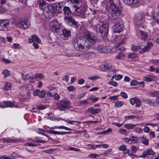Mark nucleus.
<instances>
[{"label": "nucleus", "instance_id": "obj_1", "mask_svg": "<svg viewBox=\"0 0 159 159\" xmlns=\"http://www.w3.org/2000/svg\"><path fill=\"white\" fill-rule=\"evenodd\" d=\"M84 37L83 38V39L78 38L77 39H75L73 42L74 47L78 51H81L83 49L84 46L85 45L86 39L87 41H88L90 43H93L97 40L96 37L92 35L88 31L84 32Z\"/></svg>", "mask_w": 159, "mask_h": 159}, {"label": "nucleus", "instance_id": "obj_2", "mask_svg": "<svg viewBox=\"0 0 159 159\" xmlns=\"http://www.w3.org/2000/svg\"><path fill=\"white\" fill-rule=\"evenodd\" d=\"M151 20V17L148 14L144 15L139 14L135 17L134 21L136 25L140 27H143L144 24L148 23Z\"/></svg>", "mask_w": 159, "mask_h": 159}, {"label": "nucleus", "instance_id": "obj_3", "mask_svg": "<svg viewBox=\"0 0 159 159\" xmlns=\"http://www.w3.org/2000/svg\"><path fill=\"white\" fill-rule=\"evenodd\" d=\"M121 12L120 7L115 3L110 4V19L117 20L120 16Z\"/></svg>", "mask_w": 159, "mask_h": 159}, {"label": "nucleus", "instance_id": "obj_4", "mask_svg": "<svg viewBox=\"0 0 159 159\" xmlns=\"http://www.w3.org/2000/svg\"><path fill=\"white\" fill-rule=\"evenodd\" d=\"M94 28L97 32L101 34L102 36L105 37L108 34V26L107 24H104L102 22L96 25Z\"/></svg>", "mask_w": 159, "mask_h": 159}, {"label": "nucleus", "instance_id": "obj_5", "mask_svg": "<svg viewBox=\"0 0 159 159\" xmlns=\"http://www.w3.org/2000/svg\"><path fill=\"white\" fill-rule=\"evenodd\" d=\"M30 25V22L25 19L18 20L15 24V25L17 28L24 30L27 29Z\"/></svg>", "mask_w": 159, "mask_h": 159}, {"label": "nucleus", "instance_id": "obj_6", "mask_svg": "<svg viewBox=\"0 0 159 159\" xmlns=\"http://www.w3.org/2000/svg\"><path fill=\"white\" fill-rule=\"evenodd\" d=\"M73 7L74 8L75 13L78 16L82 15L84 16L85 14L86 10V6L82 5L80 7L78 6H74Z\"/></svg>", "mask_w": 159, "mask_h": 159}, {"label": "nucleus", "instance_id": "obj_7", "mask_svg": "<svg viewBox=\"0 0 159 159\" xmlns=\"http://www.w3.org/2000/svg\"><path fill=\"white\" fill-rule=\"evenodd\" d=\"M11 23L8 20H3L0 21V30L7 31L11 29Z\"/></svg>", "mask_w": 159, "mask_h": 159}, {"label": "nucleus", "instance_id": "obj_8", "mask_svg": "<svg viewBox=\"0 0 159 159\" xmlns=\"http://www.w3.org/2000/svg\"><path fill=\"white\" fill-rule=\"evenodd\" d=\"M29 41L30 43L33 42V45L36 49H38L39 48L38 44L40 43H41L40 39L38 37L35 35L32 36L31 38L29 39Z\"/></svg>", "mask_w": 159, "mask_h": 159}, {"label": "nucleus", "instance_id": "obj_9", "mask_svg": "<svg viewBox=\"0 0 159 159\" xmlns=\"http://www.w3.org/2000/svg\"><path fill=\"white\" fill-rule=\"evenodd\" d=\"M70 102L69 100L61 101L58 104V109L62 111L64 110L65 108H69L70 107Z\"/></svg>", "mask_w": 159, "mask_h": 159}, {"label": "nucleus", "instance_id": "obj_10", "mask_svg": "<svg viewBox=\"0 0 159 159\" xmlns=\"http://www.w3.org/2000/svg\"><path fill=\"white\" fill-rule=\"evenodd\" d=\"M123 25L122 24L117 23L113 25L112 30L115 33H120L123 30Z\"/></svg>", "mask_w": 159, "mask_h": 159}, {"label": "nucleus", "instance_id": "obj_11", "mask_svg": "<svg viewBox=\"0 0 159 159\" xmlns=\"http://www.w3.org/2000/svg\"><path fill=\"white\" fill-rule=\"evenodd\" d=\"M153 46V44L151 42H148L147 45L143 47L142 45H141L139 48V49H141L140 52L141 53H143L149 50Z\"/></svg>", "mask_w": 159, "mask_h": 159}, {"label": "nucleus", "instance_id": "obj_12", "mask_svg": "<svg viewBox=\"0 0 159 159\" xmlns=\"http://www.w3.org/2000/svg\"><path fill=\"white\" fill-rule=\"evenodd\" d=\"M64 20L70 26H74L76 25V22L70 16H65Z\"/></svg>", "mask_w": 159, "mask_h": 159}, {"label": "nucleus", "instance_id": "obj_13", "mask_svg": "<svg viewBox=\"0 0 159 159\" xmlns=\"http://www.w3.org/2000/svg\"><path fill=\"white\" fill-rule=\"evenodd\" d=\"M49 25L53 32L56 31L59 26L57 20H53L49 23Z\"/></svg>", "mask_w": 159, "mask_h": 159}, {"label": "nucleus", "instance_id": "obj_14", "mask_svg": "<svg viewBox=\"0 0 159 159\" xmlns=\"http://www.w3.org/2000/svg\"><path fill=\"white\" fill-rule=\"evenodd\" d=\"M130 103L132 105H134L135 103V106L139 107L140 106L141 101L140 99L135 97L130 99Z\"/></svg>", "mask_w": 159, "mask_h": 159}, {"label": "nucleus", "instance_id": "obj_15", "mask_svg": "<svg viewBox=\"0 0 159 159\" xmlns=\"http://www.w3.org/2000/svg\"><path fill=\"white\" fill-rule=\"evenodd\" d=\"M65 3L63 2H57L55 4L56 12L58 13L61 12L63 11L62 7L64 5Z\"/></svg>", "mask_w": 159, "mask_h": 159}, {"label": "nucleus", "instance_id": "obj_16", "mask_svg": "<svg viewBox=\"0 0 159 159\" xmlns=\"http://www.w3.org/2000/svg\"><path fill=\"white\" fill-rule=\"evenodd\" d=\"M38 3L39 4V8L42 10H44L47 9L48 6V4L43 0H38Z\"/></svg>", "mask_w": 159, "mask_h": 159}, {"label": "nucleus", "instance_id": "obj_17", "mask_svg": "<svg viewBox=\"0 0 159 159\" xmlns=\"http://www.w3.org/2000/svg\"><path fill=\"white\" fill-rule=\"evenodd\" d=\"M155 154V152L151 149H148L146 151L143 152L142 156L143 158H145L148 155H154Z\"/></svg>", "mask_w": 159, "mask_h": 159}, {"label": "nucleus", "instance_id": "obj_18", "mask_svg": "<svg viewBox=\"0 0 159 159\" xmlns=\"http://www.w3.org/2000/svg\"><path fill=\"white\" fill-rule=\"evenodd\" d=\"M143 80L148 82H150L152 81H156L157 80V78L153 75H148L144 77Z\"/></svg>", "mask_w": 159, "mask_h": 159}, {"label": "nucleus", "instance_id": "obj_19", "mask_svg": "<svg viewBox=\"0 0 159 159\" xmlns=\"http://www.w3.org/2000/svg\"><path fill=\"white\" fill-rule=\"evenodd\" d=\"M101 110L99 108H94L93 107H91L88 108L86 111L90 112L93 114H98L101 111Z\"/></svg>", "mask_w": 159, "mask_h": 159}, {"label": "nucleus", "instance_id": "obj_20", "mask_svg": "<svg viewBox=\"0 0 159 159\" xmlns=\"http://www.w3.org/2000/svg\"><path fill=\"white\" fill-rule=\"evenodd\" d=\"M124 2L129 6H132L138 4L139 0H123Z\"/></svg>", "mask_w": 159, "mask_h": 159}, {"label": "nucleus", "instance_id": "obj_21", "mask_svg": "<svg viewBox=\"0 0 159 159\" xmlns=\"http://www.w3.org/2000/svg\"><path fill=\"white\" fill-rule=\"evenodd\" d=\"M97 50L103 53H107L108 52V47H104L103 46L99 45L96 48Z\"/></svg>", "mask_w": 159, "mask_h": 159}, {"label": "nucleus", "instance_id": "obj_22", "mask_svg": "<svg viewBox=\"0 0 159 159\" xmlns=\"http://www.w3.org/2000/svg\"><path fill=\"white\" fill-rule=\"evenodd\" d=\"M140 37L141 39L145 41H146L148 36V33L145 31H140Z\"/></svg>", "mask_w": 159, "mask_h": 159}, {"label": "nucleus", "instance_id": "obj_23", "mask_svg": "<svg viewBox=\"0 0 159 159\" xmlns=\"http://www.w3.org/2000/svg\"><path fill=\"white\" fill-rule=\"evenodd\" d=\"M100 70L103 71H106L109 70L108 64L101 65L99 66Z\"/></svg>", "mask_w": 159, "mask_h": 159}, {"label": "nucleus", "instance_id": "obj_24", "mask_svg": "<svg viewBox=\"0 0 159 159\" xmlns=\"http://www.w3.org/2000/svg\"><path fill=\"white\" fill-rule=\"evenodd\" d=\"M48 11L52 13H54L56 12V11L55 7V4L53 5H48V6L47 9Z\"/></svg>", "mask_w": 159, "mask_h": 159}, {"label": "nucleus", "instance_id": "obj_25", "mask_svg": "<svg viewBox=\"0 0 159 159\" xmlns=\"http://www.w3.org/2000/svg\"><path fill=\"white\" fill-rule=\"evenodd\" d=\"M33 77L34 79H35L36 80H38L44 78V76L43 74L40 73H37L35 74L34 77Z\"/></svg>", "mask_w": 159, "mask_h": 159}, {"label": "nucleus", "instance_id": "obj_26", "mask_svg": "<svg viewBox=\"0 0 159 159\" xmlns=\"http://www.w3.org/2000/svg\"><path fill=\"white\" fill-rule=\"evenodd\" d=\"M4 142H5L7 143H15L18 142L19 141V140L17 139H13L11 138H7V139H3Z\"/></svg>", "mask_w": 159, "mask_h": 159}, {"label": "nucleus", "instance_id": "obj_27", "mask_svg": "<svg viewBox=\"0 0 159 159\" xmlns=\"http://www.w3.org/2000/svg\"><path fill=\"white\" fill-rule=\"evenodd\" d=\"M65 129L66 130H72V129H71L69 128H68L66 127H65L63 126H55L54 127H52L51 128V129Z\"/></svg>", "mask_w": 159, "mask_h": 159}, {"label": "nucleus", "instance_id": "obj_28", "mask_svg": "<svg viewBox=\"0 0 159 159\" xmlns=\"http://www.w3.org/2000/svg\"><path fill=\"white\" fill-rule=\"evenodd\" d=\"M5 102L6 105L7 107H17V106H16L14 103L11 102L9 101H5Z\"/></svg>", "mask_w": 159, "mask_h": 159}, {"label": "nucleus", "instance_id": "obj_29", "mask_svg": "<svg viewBox=\"0 0 159 159\" xmlns=\"http://www.w3.org/2000/svg\"><path fill=\"white\" fill-rule=\"evenodd\" d=\"M136 125H134L132 124H128L125 125L124 127L128 129H133Z\"/></svg>", "mask_w": 159, "mask_h": 159}, {"label": "nucleus", "instance_id": "obj_30", "mask_svg": "<svg viewBox=\"0 0 159 159\" xmlns=\"http://www.w3.org/2000/svg\"><path fill=\"white\" fill-rule=\"evenodd\" d=\"M22 77L24 80H28L29 79L34 80L33 77L30 76L28 74H22Z\"/></svg>", "mask_w": 159, "mask_h": 159}, {"label": "nucleus", "instance_id": "obj_31", "mask_svg": "<svg viewBox=\"0 0 159 159\" xmlns=\"http://www.w3.org/2000/svg\"><path fill=\"white\" fill-rule=\"evenodd\" d=\"M63 10L65 14H70L71 12L70 8L68 7H64Z\"/></svg>", "mask_w": 159, "mask_h": 159}, {"label": "nucleus", "instance_id": "obj_32", "mask_svg": "<svg viewBox=\"0 0 159 159\" xmlns=\"http://www.w3.org/2000/svg\"><path fill=\"white\" fill-rule=\"evenodd\" d=\"M149 95L152 97H156L159 96V91H151L149 93Z\"/></svg>", "mask_w": 159, "mask_h": 159}, {"label": "nucleus", "instance_id": "obj_33", "mask_svg": "<svg viewBox=\"0 0 159 159\" xmlns=\"http://www.w3.org/2000/svg\"><path fill=\"white\" fill-rule=\"evenodd\" d=\"M117 71L113 66H110V73L111 75H116Z\"/></svg>", "mask_w": 159, "mask_h": 159}, {"label": "nucleus", "instance_id": "obj_34", "mask_svg": "<svg viewBox=\"0 0 159 159\" xmlns=\"http://www.w3.org/2000/svg\"><path fill=\"white\" fill-rule=\"evenodd\" d=\"M63 34L64 37H67L71 35L70 32L68 30L64 29L63 31Z\"/></svg>", "mask_w": 159, "mask_h": 159}, {"label": "nucleus", "instance_id": "obj_35", "mask_svg": "<svg viewBox=\"0 0 159 159\" xmlns=\"http://www.w3.org/2000/svg\"><path fill=\"white\" fill-rule=\"evenodd\" d=\"M79 103L81 106H83L84 105H86L89 103V102L88 99H86L79 102Z\"/></svg>", "mask_w": 159, "mask_h": 159}, {"label": "nucleus", "instance_id": "obj_36", "mask_svg": "<svg viewBox=\"0 0 159 159\" xmlns=\"http://www.w3.org/2000/svg\"><path fill=\"white\" fill-rule=\"evenodd\" d=\"M11 84L9 82H7L5 84L4 89L6 90H8L11 88Z\"/></svg>", "mask_w": 159, "mask_h": 159}, {"label": "nucleus", "instance_id": "obj_37", "mask_svg": "<svg viewBox=\"0 0 159 159\" xmlns=\"http://www.w3.org/2000/svg\"><path fill=\"white\" fill-rule=\"evenodd\" d=\"M130 141L132 143H135L138 142V139L136 137L132 136L130 137Z\"/></svg>", "mask_w": 159, "mask_h": 159}, {"label": "nucleus", "instance_id": "obj_38", "mask_svg": "<svg viewBox=\"0 0 159 159\" xmlns=\"http://www.w3.org/2000/svg\"><path fill=\"white\" fill-rule=\"evenodd\" d=\"M135 116L132 115H130L128 116H125L124 117L125 121H127L129 120H132L134 118Z\"/></svg>", "mask_w": 159, "mask_h": 159}, {"label": "nucleus", "instance_id": "obj_39", "mask_svg": "<svg viewBox=\"0 0 159 159\" xmlns=\"http://www.w3.org/2000/svg\"><path fill=\"white\" fill-rule=\"evenodd\" d=\"M65 121L68 123H69V124H73V123H76L79 124H80L81 123V122L80 121H76L75 120H70L69 119H66L65 120Z\"/></svg>", "mask_w": 159, "mask_h": 159}, {"label": "nucleus", "instance_id": "obj_40", "mask_svg": "<svg viewBox=\"0 0 159 159\" xmlns=\"http://www.w3.org/2000/svg\"><path fill=\"white\" fill-rule=\"evenodd\" d=\"M124 102H123L119 101L115 103L114 106L116 107H120L122 106Z\"/></svg>", "mask_w": 159, "mask_h": 159}, {"label": "nucleus", "instance_id": "obj_41", "mask_svg": "<svg viewBox=\"0 0 159 159\" xmlns=\"http://www.w3.org/2000/svg\"><path fill=\"white\" fill-rule=\"evenodd\" d=\"M45 94L46 92L45 91L41 90L40 92L39 91V97L40 98H43L44 97Z\"/></svg>", "mask_w": 159, "mask_h": 159}, {"label": "nucleus", "instance_id": "obj_42", "mask_svg": "<svg viewBox=\"0 0 159 159\" xmlns=\"http://www.w3.org/2000/svg\"><path fill=\"white\" fill-rule=\"evenodd\" d=\"M148 104L150 106L153 107L157 106L156 104L155 103V101L153 100H152L150 99L149 100Z\"/></svg>", "mask_w": 159, "mask_h": 159}, {"label": "nucleus", "instance_id": "obj_43", "mask_svg": "<svg viewBox=\"0 0 159 159\" xmlns=\"http://www.w3.org/2000/svg\"><path fill=\"white\" fill-rule=\"evenodd\" d=\"M2 74L4 75L5 77H7L10 75V73L7 70H5L2 72Z\"/></svg>", "mask_w": 159, "mask_h": 159}, {"label": "nucleus", "instance_id": "obj_44", "mask_svg": "<svg viewBox=\"0 0 159 159\" xmlns=\"http://www.w3.org/2000/svg\"><path fill=\"white\" fill-rule=\"evenodd\" d=\"M47 131H49V133L51 134H54L58 135H61V132L57 131H56L54 130H51L49 131L48 130Z\"/></svg>", "mask_w": 159, "mask_h": 159}, {"label": "nucleus", "instance_id": "obj_45", "mask_svg": "<svg viewBox=\"0 0 159 159\" xmlns=\"http://www.w3.org/2000/svg\"><path fill=\"white\" fill-rule=\"evenodd\" d=\"M116 57L118 59H123L124 58L125 56L123 53H120L118 54Z\"/></svg>", "mask_w": 159, "mask_h": 159}, {"label": "nucleus", "instance_id": "obj_46", "mask_svg": "<svg viewBox=\"0 0 159 159\" xmlns=\"http://www.w3.org/2000/svg\"><path fill=\"white\" fill-rule=\"evenodd\" d=\"M140 48V46H139L138 47L136 46L135 45H132L131 46V48L132 50L134 52H136L137 50H138L139 49V48Z\"/></svg>", "mask_w": 159, "mask_h": 159}, {"label": "nucleus", "instance_id": "obj_47", "mask_svg": "<svg viewBox=\"0 0 159 159\" xmlns=\"http://www.w3.org/2000/svg\"><path fill=\"white\" fill-rule=\"evenodd\" d=\"M137 57V54L135 53H132L128 56V57L130 59H133Z\"/></svg>", "mask_w": 159, "mask_h": 159}, {"label": "nucleus", "instance_id": "obj_48", "mask_svg": "<svg viewBox=\"0 0 159 159\" xmlns=\"http://www.w3.org/2000/svg\"><path fill=\"white\" fill-rule=\"evenodd\" d=\"M12 48L14 49H19L21 48L20 44L17 43H14L12 45Z\"/></svg>", "mask_w": 159, "mask_h": 159}, {"label": "nucleus", "instance_id": "obj_49", "mask_svg": "<svg viewBox=\"0 0 159 159\" xmlns=\"http://www.w3.org/2000/svg\"><path fill=\"white\" fill-rule=\"evenodd\" d=\"M66 56L68 57H74L76 56L77 55L76 54L74 53V52H69L68 53H67L66 54Z\"/></svg>", "mask_w": 159, "mask_h": 159}, {"label": "nucleus", "instance_id": "obj_50", "mask_svg": "<svg viewBox=\"0 0 159 159\" xmlns=\"http://www.w3.org/2000/svg\"><path fill=\"white\" fill-rule=\"evenodd\" d=\"M123 77L122 75L119 74L118 75H116L115 80L118 81L120 80Z\"/></svg>", "mask_w": 159, "mask_h": 159}, {"label": "nucleus", "instance_id": "obj_51", "mask_svg": "<svg viewBox=\"0 0 159 159\" xmlns=\"http://www.w3.org/2000/svg\"><path fill=\"white\" fill-rule=\"evenodd\" d=\"M130 149L131 152L133 153H135L137 150L136 147L134 145L131 146Z\"/></svg>", "mask_w": 159, "mask_h": 159}, {"label": "nucleus", "instance_id": "obj_52", "mask_svg": "<svg viewBox=\"0 0 159 159\" xmlns=\"http://www.w3.org/2000/svg\"><path fill=\"white\" fill-rule=\"evenodd\" d=\"M121 96L124 98L126 99L127 98V94L124 92H121L120 93Z\"/></svg>", "mask_w": 159, "mask_h": 159}, {"label": "nucleus", "instance_id": "obj_53", "mask_svg": "<svg viewBox=\"0 0 159 159\" xmlns=\"http://www.w3.org/2000/svg\"><path fill=\"white\" fill-rule=\"evenodd\" d=\"M54 151V149H49L43 151V152L48 153H50Z\"/></svg>", "mask_w": 159, "mask_h": 159}, {"label": "nucleus", "instance_id": "obj_54", "mask_svg": "<svg viewBox=\"0 0 159 159\" xmlns=\"http://www.w3.org/2000/svg\"><path fill=\"white\" fill-rule=\"evenodd\" d=\"M109 132V129H108L102 132H98L97 134L100 135L102 134H106L107 133H108Z\"/></svg>", "mask_w": 159, "mask_h": 159}, {"label": "nucleus", "instance_id": "obj_55", "mask_svg": "<svg viewBox=\"0 0 159 159\" xmlns=\"http://www.w3.org/2000/svg\"><path fill=\"white\" fill-rule=\"evenodd\" d=\"M27 145H28L29 146L34 147L36 146H37V145L35 144H33L31 143L30 142L26 143L25 144V146H27Z\"/></svg>", "mask_w": 159, "mask_h": 159}, {"label": "nucleus", "instance_id": "obj_56", "mask_svg": "<svg viewBox=\"0 0 159 159\" xmlns=\"http://www.w3.org/2000/svg\"><path fill=\"white\" fill-rule=\"evenodd\" d=\"M79 133H84V137H85L86 138H88L89 137V135L87 133L86 131H78Z\"/></svg>", "mask_w": 159, "mask_h": 159}, {"label": "nucleus", "instance_id": "obj_57", "mask_svg": "<svg viewBox=\"0 0 159 159\" xmlns=\"http://www.w3.org/2000/svg\"><path fill=\"white\" fill-rule=\"evenodd\" d=\"M138 83V82L137 80H133L131 82L130 84L132 86H135Z\"/></svg>", "mask_w": 159, "mask_h": 159}, {"label": "nucleus", "instance_id": "obj_58", "mask_svg": "<svg viewBox=\"0 0 159 159\" xmlns=\"http://www.w3.org/2000/svg\"><path fill=\"white\" fill-rule=\"evenodd\" d=\"M119 132L120 134L123 135H125L127 133L126 129H120Z\"/></svg>", "mask_w": 159, "mask_h": 159}, {"label": "nucleus", "instance_id": "obj_59", "mask_svg": "<svg viewBox=\"0 0 159 159\" xmlns=\"http://www.w3.org/2000/svg\"><path fill=\"white\" fill-rule=\"evenodd\" d=\"M120 37V36H113L112 37V39L111 40H112L113 41H116L117 39H119V38Z\"/></svg>", "mask_w": 159, "mask_h": 159}, {"label": "nucleus", "instance_id": "obj_60", "mask_svg": "<svg viewBox=\"0 0 159 159\" xmlns=\"http://www.w3.org/2000/svg\"><path fill=\"white\" fill-rule=\"evenodd\" d=\"M53 96L54 98L56 100H58L60 98V96L57 93H55Z\"/></svg>", "mask_w": 159, "mask_h": 159}, {"label": "nucleus", "instance_id": "obj_61", "mask_svg": "<svg viewBox=\"0 0 159 159\" xmlns=\"http://www.w3.org/2000/svg\"><path fill=\"white\" fill-rule=\"evenodd\" d=\"M97 155L95 154L91 153L89 155V157L90 158H95L97 157Z\"/></svg>", "mask_w": 159, "mask_h": 159}, {"label": "nucleus", "instance_id": "obj_62", "mask_svg": "<svg viewBox=\"0 0 159 159\" xmlns=\"http://www.w3.org/2000/svg\"><path fill=\"white\" fill-rule=\"evenodd\" d=\"M69 150L70 151H80V149L76 148H75L72 147H69Z\"/></svg>", "mask_w": 159, "mask_h": 159}, {"label": "nucleus", "instance_id": "obj_63", "mask_svg": "<svg viewBox=\"0 0 159 159\" xmlns=\"http://www.w3.org/2000/svg\"><path fill=\"white\" fill-rule=\"evenodd\" d=\"M119 149L122 151H124L126 149V145H122L119 147Z\"/></svg>", "mask_w": 159, "mask_h": 159}, {"label": "nucleus", "instance_id": "obj_64", "mask_svg": "<svg viewBox=\"0 0 159 159\" xmlns=\"http://www.w3.org/2000/svg\"><path fill=\"white\" fill-rule=\"evenodd\" d=\"M0 107L1 108L7 107V106L6 105L5 101H4L2 103L0 104Z\"/></svg>", "mask_w": 159, "mask_h": 159}]
</instances>
